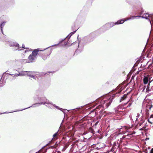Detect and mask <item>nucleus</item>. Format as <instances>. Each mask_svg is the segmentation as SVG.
<instances>
[{
  "mask_svg": "<svg viewBox=\"0 0 153 153\" xmlns=\"http://www.w3.org/2000/svg\"><path fill=\"white\" fill-rule=\"evenodd\" d=\"M137 17H140V16H131L130 17H129L127 19L125 20H123V19L118 20L116 22H115V24L117 25V24H123L124 22L126 20H127L128 19H133Z\"/></svg>",
  "mask_w": 153,
  "mask_h": 153,
  "instance_id": "9d476101",
  "label": "nucleus"
},
{
  "mask_svg": "<svg viewBox=\"0 0 153 153\" xmlns=\"http://www.w3.org/2000/svg\"><path fill=\"white\" fill-rule=\"evenodd\" d=\"M127 94H125L123 95V96L121 97V98L120 100V102H121L123 101L127 97Z\"/></svg>",
  "mask_w": 153,
  "mask_h": 153,
  "instance_id": "aec40b11",
  "label": "nucleus"
},
{
  "mask_svg": "<svg viewBox=\"0 0 153 153\" xmlns=\"http://www.w3.org/2000/svg\"><path fill=\"white\" fill-rule=\"evenodd\" d=\"M34 74H31L30 75H29V76H28L30 78H33V79H36V77L34 75Z\"/></svg>",
  "mask_w": 153,
  "mask_h": 153,
  "instance_id": "a878e982",
  "label": "nucleus"
},
{
  "mask_svg": "<svg viewBox=\"0 0 153 153\" xmlns=\"http://www.w3.org/2000/svg\"><path fill=\"white\" fill-rule=\"evenodd\" d=\"M5 22H2V23H1V29H2V28H3V27H4V24H5Z\"/></svg>",
  "mask_w": 153,
  "mask_h": 153,
  "instance_id": "7c9ffc66",
  "label": "nucleus"
},
{
  "mask_svg": "<svg viewBox=\"0 0 153 153\" xmlns=\"http://www.w3.org/2000/svg\"><path fill=\"white\" fill-rule=\"evenodd\" d=\"M139 63V62H137V61L134 64L133 67L132 68V69H133L134 68V67L136 66H137Z\"/></svg>",
  "mask_w": 153,
  "mask_h": 153,
  "instance_id": "c756f323",
  "label": "nucleus"
},
{
  "mask_svg": "<svg viewBox=\"0 0 153 153\" xmlns=\"http://www.w3.org/2000/svg\"><path fill=\"white\" fill-rule=\"evenodd\" d=\"M103 148L102 147H97L96 148H95V149H100L101 148Z\"/></svg>",
  "mask_w": 153,
  "mask_h": 153,
  "instance_id": "f704fd0d",
  "label": "nucleus"
},
{
  "mask_svg": "<svg viewBox=\"0 0 153 153\" xmlns=\"http://www.w3.org/2000/svg\"><path fill=\"white\" fill-rule=\"evenodd\" d=\"M64 119H63V120H62V123L61 124V125H62V123L64 122Z\"/></svg>",
  "mask_w": 153,
  "mask_h": 153,
  "instance_id": "de8ad7c7",
  "label": "nucleus"
},
{
  "mask_svg": "<svg viewBox=\"0 0 153 153\" xmlns=\"http://www.w3.org/2000/svg\"><path fill=\"white\" fill-rule=\"evenodd\" d=\"M35 74V72L33 71H28L27 74V76H29V75H30L31 74Z\"/></svg>",
  "mask_w": 153,
  "mask_h": 153,
  "instance_id": "393cba45",
  "label": "nucleus"
},
{
  "mask_svg": "<svg viewBox=\"0 0 153 153\" xmlns=\"http://www.w3.org/2000/svg\"><path fill=\"white\" fill-rule=\"evenodd\" d=\"M76 30L71 33L67 36L65 38H70L72 35L74 34L76 32Z\"/></svg>",
  "mask_w": 153,
  "mask_h": 153,
  "instance_id": "412c9836",
  "label": "nucleus"
},
{
  "mask_svg": "<svg viewBox=\"0 0 153 153\" xmlns=\"http://www.w3.org/2000/svg\"><path fill=\"white\" fill-rule=\"evenodd\" d=\"M5 40H3V41H4L6 42V44H7L9 45V46L11 47H17V48L16 49H14V50H19L20 51L21 50V49H20L21 48V47L19 46V44L17 42H12L11 41H8L7 40H6V39H4Z\"/></svg>",
  "mask_w": 153,
  "mask_h": 153,
  "instance_id": "423d86ee",
  "label": "nucleus"
},
{
  "mask_svg": "<svg viewBox=\"0 0 153 153\" xmlns=\"http://www.w3.org/2000/svg\"><path fill=\"white\" fill-rule=\"evenodd\" d=\"M27 71H23L21 73V74L22 76H25L27 75Z\"/></svg>",
  "mask_w": 153,
  "mask_h": 153,
  "instance_id": "5701e85b",
  "label": "nucleus"
},
{
  "mask_svg": "<svg viewBox=\"0 0 153 153\" xmlns=\"http://www.w3.org/2000/svg\"><path fill=\"white\" fill-rule=\"evenodd\" d=\"M116 146V142H114L113 144V146L111 149V151L113 152L114 151V150L115 149Z\"/></svg>",
  "mask_w": 153,
  "mask_h": 153,
  "instance_id": "4be33fe9",
  "label": "nucleus"
},
{
  "mask_svg": "<svg viewBox=\"0 0 153 153\" xmlns=\"http://www.w3.org/2000/svg\"><path fill=\"white\" fill-rule=\"evenodd\" d=\"M38 99L39 100L40 102H39V103L41 105H45V104H42V103H44V102H46V101H48V100L44 96L41 97H38Z\"/></svg>",
  "mask_w": 153,
  "mask_h": 153,
  "instance_id": "f8f14e48",
  "label": "nucleus"
},
{
  "mask_svg": "<svg viewBox=\"0 0 153 153\" xmlns=\"http://www.w3.org/2000/svg\"><path fill=\"white\" fill-rule=\"evenodd\" d=\"M146 111L147 116H148L149 115V112L148 111V110H146Z\"/></svg>",
  "mask_w": 153,
  "mask_h": 153,
  "instance_id": "72a5a7b5",
  "label": "nucleus"
},
{
  "mask_svg": "<svg viewBox=\"0 0 153 153\" xmlns=\"http://www.w3.org/2000/svg\"><path fill=\"white\" fill-rule=\"evenodd\" d=\"M57 153H61V152L60 151H58Z\"/></svg>",
  "mask_w": 153,
  "mask_h": 153,
  "instance_id": "8fccbe9b",
  "label": "nucleus"
},
{
  "mask_svg": "<svg viewBox=\"0 0 153 153\" xmlns=\"http://www.w3.org/2000/svg\"><path fill=\"white\" fill-rule=\"evenodd\" d=\"M149 138H146V140H149Z\"/></svg>",
  "mask_w": 153,
  "mask_h": 153,
  "instance_id": "09e8293b",
  "label": "nucleus"
},
{
  "mask_svg": "<svg viewBox=\"0 0 153 153\" xmlns=\"http://www.w3.org/2000/svg\"><path fill=\"white\" fill-rule=\"evenodd\" d=\"M3 83L2 81H0V87L2 86V85Z\"/></svg>",
  "mask_w": 153,
  "mask_h": 153,
  "instance_id": "e433bc0d",
  "label": "nucleus"
},
{
  "mask_svg": "<svg viewBox=\"0 0 153 153\" xmlns=\"http://www.w3.org/2000/svg\"><path fill=\"white\" fill-rule=\"evenodd\" d=\"M148 121L149 123H150V122L149 121V119H148Z\"/></svg>",
  "mask_w": 153,
  "mask_h": 153,
  "instance_id": "864d4df0",
  "label": "nucleus"
},
{
  "mask_svg": "<svg viewBox=\"0 0 153 153\" xmlns=\"http://www.w3.org/2000/svg\"><path fill=\"white\" fill-rule=\"evenodd\" d=\"M91 103L88 104L87 106H82L81 107H79L78 108H74L73 109L71 110H70H70H73L74 111H73V114H75L76 113L77 111H79L81 112L80 111H79L80 109H81V108H82V109H85V110L86 111L88 109H91L92 108H93L92 107H90L89 108L87 109L89 107H90L91 105Z\"/></svg>",
  "mask_w": 153,
  "mask_h": 153,
  "instance_id": "6e6552de",
  "label": "nucleus"
},
{
  "mask_svg": "<svg viewBox=\"0 0 153 153\" xmlns=\"http://www.w3.org/2000/svg\"><path fill=\"white\" fill-rule=\"evenodd\" d=\"M30 51L29 50H28H28H26L25 51V53H26V52H28L29 51Z\"/></svg>",
  "mask_w": 153,
  "mask_h": 153,
  "instance_id": "a19ab883",
  "label": "nucleus"
},
{
  "mask_svg": "<svg viewBox=\"0 0 153 153\" xmlns=\"http://www.w3.org/2000/svg\"><path fill=\"white\" fill-rule=\"evenodd\" d=\"M146 126H144L142 128H140L139 129V130L140 131H143V130H145L146 129Z\"/></svg>",
  "mask_w": 153,
  "mask_h": 153,
  "instance_id": "bb28decb",
  "label": "nucleus"
},
{
  "mask_svg": "<svg viewBox=\"0 0 153 153\" xmlns=\"http://www.w3.org/2000/svg\"><path fill=\"white\" fill-rule=\"evenodd\" d=\"M6 74V72H4L3 74V75H4L5 74Z\"/></svg>",
  "mask_w": 153,
  "mask_h": 153,
  "instance_id": "603ef678",
  "label": "nucleus"
},
{
  "mask_svg": "<svg viewBox=\"0 0 153 153\" xmlns=\"http://www.w3.org/2000/svg\"><path fill=\"white\" fill-rule=\"evenodd\" d=\"M20 75H21V73H20L19 72V74H16L13 77V79H15L16 77V76H18Z\"/></svg>",
  "mask_w": 153,
  "mask_h": 153,
  "instance_id": "b1692460",
  "label": "nucleus"
},
{
  "mask_svg": "<svg viewBox=\"0 0 153 153\" xmlns=\"http://www.w3.org/2000/svg\"><path fill=\"white\" fill-rule=\"evenodd\" d=\"M109 84V82H106V83H105V84L106 85H108Z\"/></svg>",
  "mask_w": 153,
  "mask_h": 153,
  "instance_id": "37998d69",
  "label": "nucleus"
},
{
  "mask_svg": "<svg viewBox=\"0 0 153 153\" xmlns=\"http://www.w3.org/2000/svg\"><path fill=\"white\" fill-rule=\"evenodd\" d=\"M6 113V112H4V113H2V114H5V113ZM1 114H2V113H1Z\"/></svg>",
  "mask_w": 153,
  "mask_h": 153,
  "instance_id": "5fc2aeb1",
  "label": "nucleus"
},
{
  "mask_svg": "<svg viewBox=\"0 0 153 153\" xmlns=\"http://www.w3.org/2000/svg\"><path fill=\"white\" fill-rule=\"evenodd\" d=\"M40 105H41L39 102H37V103L33 104L32 106H31L25 108L24 109H23L21 110L16 111H22V110L26 109H27L28 108L31 107H38V106H40Z\"/></svg>",
  "mask_w": 153,
  "mask_h": 153,
  "instance_id": "2eb2a0df",
  "label": "nucleus"
},
{
  "mask_svg": "<svg viewBox=\"0 0 153 153\" xmlns=\"http://www.w3.org/2000/svg\"><path fill=\"white\" fill-rule=\"evenodd\" d=\"M22 48H24L25 49H27V48H25V46L24 44L22 45Z\"/></svg>",
  "mask_w": 153,
  "mask_h": 153,
  "instance_id": "c9c22d12",
  "label": "nucleus"
},
{
  "mask_svg": "<svg viewBox=\"0 0 153 153\" xmlns=\"http://www.w3.org/2000/svg\"><path fill=\"white\" fill-rule=\"evenodd\" d=\"M105 146L104 144L103 143H100L99 147H102L103 148Z\"/></svg>",
  "mask_w": 153,
  "mask_h": 153,
  "instance_id": "473e14b6",
  "label": "nucleus"
},
{
  "mask_svg": "<svg viewBox=\"0 0 153 153\" xmlns=\"http://www.w3.org/2000/svg\"><path fill=\"white\" fill-rule=\"evenodd\" d=\"M59 131V130H58V131L55 133L53 135V137H55L56 136L58 135L59 134L58 133V131Z\"/></svg>",
  "mask_w": 153,
  "mask_h": 153,
  "instance_id": "cd10ccee",
  "label": "nucleus"
},
{
  "mask_svg": "<svg viewBox=\"0 0 153 153\" xmlns=\"http://www.w3.org/2000/svg\"><path fill=\"white\" fill-rule=\"evenodd\" d=\"M138 123V122H136V123Z\"/></svg>",
  "mask_w": 153,
  "mask_h": 153,
  "instance_id": "4d7b16f0",
  "label": "nucleus"
},
{
  "mask_svg": "<svg viewBox=\"0 0 153 153\" xmlns=\"http://www.w3.org/2000/svg\"><path fill=\"white\" fill-rule=\"evenodd\" d=\"M129 117H130V119H131V120H133V119H132V117H131V115L129 116Z\"/></svg>",
  "mask_w": 153,
  "mask_h": 153,
  "instance_id": "c03bdc74",
  "label": "nucleus"
},
{
  "mask_svg": "<svg viewBox=\"0 0 153 153\" xmlns=\"http://www.w3.org/2000/svg\"><path fill=\"white\" fill-rule=\"evenodd\" d=\"M70 39H62L61 41H60L58 44H55L53 45H51L49 47L43 50H40L39 48H37L34 49L32 52V53L30 54L28 57V59L30 62H34L36 58V56L37 54L39 56H42L40 53H38L39 51H43L44 50L48 49L51 47H53L55 46H60L64 47L68 44H69L68 41Z\"/></svg>",
  "mask_w": 153,
  "mask_h": 153,
  "instance_id": "f03ea898",
  "label": "nucleus"
},
{
  "mask_svg": "<svg viewBox=\"0 0 153 153\" xmlns=\"http://www.w3.org/2000/svg\"><path fill=\"white\" fill-rule=\"evenodd\" d=\"M152 65V63L150 64L149 66V67L150 68Z\"/></svg>",
  "mask_w": 153,
  "mask_h": 153,
  "instance_id": "79ce46f5",
  "label": "nucleus"
},
{
  "mask_svg": "<svg viewBox=\"0 0 153 153\" xmlns=\"http://www.w3.org/2000/svg\"><path fill=\"white\" fill-rule=\"evenodd\" d=\"M152 50H149L147 51V57L149 58L152 56Z\"/></svg>",
  "mask_w": 153,
  "mask_h": 153,
  "instance_id": "a211bd4d",
  "label": "nucleus"
},
{
  "mask_svg": "<svg viewBox=\"0 0 153 153\" xmlns=\"http://www.w3.org/2000/svg\"><path fill=\"white\" fill-rule=\"evenodd\" d=\"M23 60H24V62L25 61V62H27V61L26 60L23 59Z\"/></svg>",
  "mask_w": 153,
  "mask_h": 153,
  "instance_id": "49530a36",
  "label": "nucleus"
},
{
  "mask_svg": "<svg viewBox=\"0 0 153 153\" xmlns=\"http://www.w3.org/2000/svg\"><path fill=\"white\" fill-rule=\"evenodd\" d=\"M146 45L150 46L151 47L153 48V39H147Z\"/></svg>",
  "mask_w": 153,
  "mask_h": 153,
  "instance_id": "4468645a",
  "label": "nucleus"
},
{
  "mask_svg": "<svg viewBox=\"0 0 153 153\" xmlns=\"http://www.w3.org/2000/svg\"><path fill=\"white\" fill-rule=\"evenodd\" d=\"M42 104H45L47 107L51 109L52 108V107L53 106L56 109L62 111L63 112L64 114H65V110H67L68 111L67 109H63L62 108H59V107L56 106L55 104H53L52 102H50L48 100L47 101H46V102H44V103H42Z\"/></svg>",
  "mask_w": 153,
  "mask_h": 153,
  "instance_id": "20e7f679",
  "label": "nucleus"
},
{
  "mask_svg": "<svg viewBox=\"0 0 153 153\" xmlns=\"http://www.w3.org/2000/svg\"><path fill=\"white\" fill-rule=\"evenodd\" d=\"M69 144L68 143H67L65 144L64 146V147L62 150V152L65 151L66 149L68 147Z\"/></svg>",
  "mask_w": 153,
  "mask_h": 153,
  "instance_id": "f3484780",
  "label": "nucleus"
},
{
  "mask_svg": "<svg viewBox=\"0 0 153 153\" xmlns=\"http://www.w3.org/2000/svg\"><path fill=\"white\" fill-rule=\"evenodd\" d=\"M47 51H48L45 54V56H48L52 52V49L51 48L50 50H48Z\"/></svg>",
  "mask_w": 153,
  "mask_h": 153,
  "instance_id": "6ab92c4d",
  "label": "nucleus"
},
{
  "mask_svg": "<svg viewBox=\"0 0 153 153\" xmlns=\"http://www.w3.org/2000/svg\"><path fill=\"white\" fill-rule=\"evenodd\" d=\"M134 102V100H133L132 97L130 98L129 100L125 103H122L121 104L123 106H124L128 104V105L126 107H130L132 105L133 102Z\"/></svg>",
  "mask_w": 153,
  "mask_h": 153,
  "instance_id": "9b49d317",
  "label": "nucleus"
},
{
  "mask_svg": "<svg viewBox=\"0 0 153 153\" xmlns=\"http://www.w3.org/2000/svg\"><path fill=\"white\" fill-rule=\"evenodd\" d=\"M152 78V77H149V76H144L143 79V82L144 85H142L140 86V87L142 88L143 89V91L145 90L146 88H147V85Z\"/></svg>",
  "mask_w": 153,
  "mask_h": 153,
  "instance_id": "39448f33",
  "label": "nucleus"
},
{
  "mask_svg": "<svg viewBox=\"0 0 153 153\" xmlns=\"http://www.w3.org/2000/svg\"><path fill=\"white\" fill-rule=\"evenodd\" d=\"M99 122V121H97V122L95 123V124L94 125L95 126H97V125L98 123Z\"/></svg>",
  "mask_w": 153,
  "mask_h": 153,
  "instance_id": "4c0bfd02",
  "label": "nucleus"
},
{
  "mask_svg": "<svg viewBox=\"0 0 153 153\" xmlns=\"http://www.w3.org/2000/svg\"><path fill=\"white\" fill-rule=\"evenodd\" d=\"M91 103L88 104L87 106H82L81 107H79L78 108H74L73 109L71 110H70H70H73L74 111H73V114H75L76 113L77 111H79L81 112L80 111H79L80 109H81V108H82V109H85V110L86 111L88 109H91L92 108H93L92 107H90L89 108L87 109L89 107H90L91 105Z\"/></svg>",
  "mask_w": 153,
  "mask_h": 153,
  "instance_id": "0eeeda50",
  "label": "nucleus"
},
{
  "mask_svg": "<svg viewBox=\"0 0 153 153\" xmlns=\"http://www.w3.org/2000/svg\"><path fill=\"white\" fill-rule=\"evenodd\" d=\"M144 122V121L141 120L140 121L138 122V123H137V124L135 126V128H138V127L140 126Z\"/></svg>",
  "mask_w": 153,
  "mask_h": 153,
  "instance_id": "dca6fc26",
  "label": "nucleus"
},
{
  "mask_svg": "<svg viewBox=\"0 0 153 153\" xmlns=\"http://www.w3.org/2000/svg\"><path fill=\"white\" fill-rule=\"evenodd\" d=\"M122 140V138H121L120 139V140Z\"/></svg>",
  "mask_w": 153,
  "mask_h": 153,
  "instance_id": "6e6d98bb",
  "label": "nucleus"
},
{
  "mask_svg": "<svg viewBox=\"0 0 153 153\" xmlns=\"http://www.w3.org/2000/svg\"><path fill=\"white\" fill-rule=\"evenodd\" d=\"M100 119L102 117H104L106 115H110L113 114L114 113H111L110 112H106L105 111H100Z\"/></svg>",
  "mask_w": 153,
  "mask_h": 153,
  "instance_id": "ddd939ff",
  "label": "nucleus"
},
{
  "mask_svg": "<svg viewBox=\"0 0 153 153\" xmlns=\"http://www.w3.org/2000/svg\"><path fill=\"white\" fill-rule=\"evenodd\" d=\"M124 85L122 84H119L115 90H113L109 95L106 94L99 98L94 102L91 103L90 107L94 108L96 105L99 104L95 108L91 111L89 114L95 112L96 114L98 112L100 108L102 107L103 109L107 108L111 104L112 100L115 97L119 96L121 91L124 88ZM90 108L89 107L87 109Z\"/></svg>",
  "mask_w": 153,
  "mask_h": 153,
  "instance_id": "f257e3e1",
  "label": "nucleus"
},
{
  "mask_svg": "<svg viewBox=\"0 0 153 153\" xmlns=\"http://www.w3.org/2000/svg\"><path fill=\"white\" fill-rule=\"evenodd\" d=\"M140 116V114L139 113L137 114V115L136 116L137 118L135 120V123H136L137 121V120L138 118Z\"/></svg>",
  "mask_w": 153,
  "mask_h": 153,
  "instance_id": "2f4dec72",
  "label": "nucleus"
},
{
  "mask_svg": "<svg viewBox=\"0 0 153 153\" xmlns=\"http://www.w3.org/2000/svg\"><path fill=\"white\" fill-rule=\"evenodd\" d=\"M149 14H147V13H146L145 14V16L146 17H149Z\"/></svg>",
  "mask_w": 153,
  "mask_h": 153,
  "instance_id": "ea45409f",
  "label": "nucleus"
},
{
  "mask_svg": "<svg viewBox=\"0 0 153 153\" xmlns=\"http://www.w3.org/2000/svg\"><path fill=\"white\" fill-rule=\"evenodd\" d=\"M152 106H153L152 104L146 106V110H147L148 109H149V110H150Z\"/></svg>",
  "mask_w": 153,
  "mask_h": 153,
  "instance_id": "c85d7f7f",
  "label": "nucleus"
},
{
  "mask_svg": "<svg viewBox=\"0 0 153 153\" xmlns=\"http://www.w3.org/2000/svg\"><path fill=\"white\" fill-rule=\"evenodd\" d=\"M50 73V72H48V73H46V74H45L44 75H46V74L48 75L49 73Z\"/></svg>",
  "mask_w": 153,
  "mask_h": 153,
  "instance_id": "a18cd8bd",
  "label": "nucleus"
},
{
  "mask_svg": "<svg viewBox=\"0 0 153 153\" xmlns=\"http://www.w3.org/2000/svg\"><path fill=\"white\" fill-rule=\"evenodd\" d=\"M9 75H13V74H9Z\"/></svg>",
  "mask_w": 153,
  "mask_h": 153,
  "instance_id": "3c124183",
  "label": "nucleus"
},
{
  "mask_svg": "<svg viewBox=\"0 0 153 153\" xmlns=\"http://www.w3.org/2000/svg\"><path fill=\"white\" fill-rule=\"evenodd\" d=\"M151 77H152V78L147 85V88H146L147 93L149 92L151 90H153V75Z\"/></svg>",
  "mask_w": 153,
  "mask_h": 153,
  "instance_id": "1a4fd4ad",
  "label": "nucleus"
},
{
  "mask_svg": "<svg viewBox=\"0 0 153 153\" xmlns=\"http://www.w3.org/2000/svg\"><path fill=\"white\" fill-rule=\"evenodd\" d=\"M150 153H153V148H152L150 152Z\"/></svg>",
  "mask_w": 153,
  "mask_h": 153,
  "instance_id": "58836bf2",
  "label": "nucleus"
},
{
  "mask_svg": "<svg viewBox=\"0 0 153 153\" xmlns=\"http://www.w3.org/2000/svg\"><path fill=\"white\" fill-rule=\"evenodd\" d=\"M93 39H79L78 40V42H73L72 44V46L75 45V48L74 50H75V53H79L81 52V51L80 50V48H82V46L87 43L93 41Z\"/></svg>",
  "mask_w": 153,
  "mask_h": 153,
  "instance_id": "7ed1b4c3",
  "label": "nucleus"
}]
</instances>
